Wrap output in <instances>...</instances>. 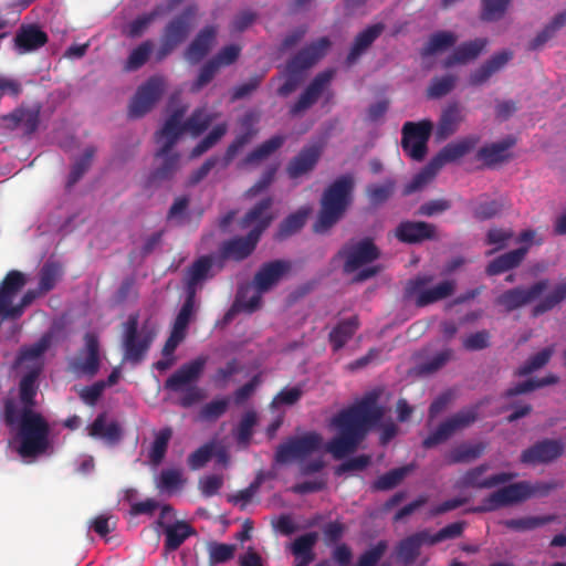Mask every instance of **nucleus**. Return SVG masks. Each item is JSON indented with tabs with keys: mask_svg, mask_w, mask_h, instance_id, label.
I'll use <instances>...</instances> for the list:
<instances>
[{
	"mask_svg": "<svg viewBox=\"0 0 566 566\" xmlns=\"http://www.w3.org/2000/svg\"><path fill=\"white\" fill-rule=\"evenodd\" d=\"M156 337V333L143 325L139 327L138 313L129 314L123 323L122 346L124 360L132 364H140L147 356L148 350Z\"/></svg>",
	"mask_w": 566,
	"mask_h": 566,
	"instance_id": "obj_5",
	"label": "nucleus"
},
{
	"mask_svg": "<svg viewBox=\"0 0 566 566\" xmlns=\"http://www.w3.org/2000/svg\"><path fill=\"white\" fill-rule=\"evenodd\" d=\"M535 490L531 483L521 481L503 486L486 497L480 505L467 510L468 513H486L494 512L501 507L521 503L532 496Z\"/></svg>",
	"mask_w": 566,
	"mask_h": 566,
	"instance_id": "obj_6",
	"label": "nucleus"
},
{
	"mask_svg": "<svg viewBox=\"0 0 566 566\" xmlns=\"http://www.w3.org/2000/svg\"><path fill=\"white\" fill-rule=\"evenodd\" d=\"M515 144L514 138H506L497 143L481 147L476 153V159L491 167L507 160L511 156L509 149Z\"/></svg>",
	"mask_w": 566,
	"mask_h": 566,
	"instance_id": "obj_39",
	"label": "nucleus"
},
{
	"mask_svg": "<svg viewBox=\"0 0 566 566\" xmlns=\"http://www.w3.org/2000/svg\"><path fill=\"white\" fill-rule=\"evenodd\" d=\"M213 117L205 108H197L185 120L186 130L197 137L202 134L212 123Z\"/></svg>",
	"mask_w": 566,
	"mask_h": 566,
	"instance_id": "obj_60",
	"label": "nucleus"
},
{
	"mask_svg": "<svg viewBox=\"0 0 566 566\" xmlns=\"http://www.w3.org/2000/svg\"><path fill=\"white\" fill-rule=\"evenodd\" d=\"M166 535L165 549L174 552L178 549L184 542L195 534V530L185 521H177L171 524H167L164 528Z\"/></svg>",
	"mask_w": 566,
	"mask_h": 566,
	"instance_id": "obj_43",
	"label": "nucleus"
},
{
	"mask_svg": "<svg viewBox=\"0 0 566 566\" xmlns=\"http://www.w3.org/2000/svg\"><path fill=\"white\" fill-rule=\"evenodd\" d=\"M440 169L439 164H437L432 158L427 166L413 176L412 180L405 186L403 195L408 196L423 188L434 178Z\"/></svg>",
	"mask_w": 566,
	"mask_h": 566,
	"instance_id": "obj_51",
	"label": "nucleus"
},
{
	"mask_svg": "<svg viewBox=\"0 0 566 566\" xmlns=\"http://www.w3.org/2000/svg\"><path fill=\"white\" fill-rule=\"evenodd\" d=\"M359 328L358 316L339 321L329 332L328 340L334 352L340 350Z\"/></svg>",
	"mask_w": 566,
	"mask_h": 566,
	"instance_id": "obj_41",
	"label": "nucleus"
},
{
	"mask_svg": "<svg viewBox=\"0 0 566 566\" xmlns=\"http://www.w3.org/2000/svg\"><path fill=\"white\" fill-rule=\"evenodd\" d=\"M156 166L147 177V187H157L163 182L170 181L175 178L181 167L180 155L176 151L168 150L160 154V148L155 154Z\"/></svg>",
	"mask_w": 566,
	"mask_h": 566,
	"instance_id": "obj_16",
	"label": "nucleus"
},
{
	"mask_svg": "<svg viewBox=\"0 0 566 566\" xmlns=\"http://www.w3.org/2000/svg\"><path fill=\"white\" fill-rule=\"evenodd\" d=\"M436 231L437 228L432 223L407 220L397 226L395 235L402 243L416 244L436 239Z\"/></svg>",
	"mask_w": 566,
	"mask_h": 566,
	"instance_id": "obj_22",
	"label": "nucleus"
},
{
	"mask_svg": "<svg viewBox=\"0 0 566 566\" xmlns=\"http://www.w3.org/2000/svg\"><path fill=\"white\" fill-rule=\"evenodd\" d=\"M335 71L333 69L317 73L306 86L298 99L290 107V114L297 116L311 108L331 85Z\"/></svg>",
	"mask_w": 566,
	"mask_h": 566,
	"instance_id": "obj_15",
	"label": "nucleus"
},
{
	"mask_svg": "<svg viewBox=\"0 0 566 566\" xmlns=\"http://www.w3.org/2000/svg\"><path fill=\"white\" fill-rule=\"evenodd\" d=\"M486 45L488 40L484 38H476L461 43L454 49L452 54L443 61V67L449 69L455 64H465L469 61L475 60Z\"/></svg>",
	"mask_w": 566,
	"mask_h": 566,
	"instance_id": "obj_34",
	"label": "nucleus"
},
{
	"mask_svg": "<svg viewBox=\"0 0 566 566\" xmlns=\"http://www.w3.org/2000/svg\"><path fill=\"white\" fill-rule=\"evenodd\" d=\"M355 180L350 174L336 178L323 192L321 209L313 224L315 233H326L344 216L353 200Z\"/></svg>",
	"mask_w": 566,
	"mask_h": 566,
	"instance_id": "obj_3",
	"label": "nucleus"
},
{
	"mask_svg": "<svg viewBox=\"0 0 566 566\" xmlns=\"http://www.w3.org/2000/svg\"><path fill=\"white\" fill-rule=\"evenodd\" d=\"M166 88V81L163 76H150L145 83L138 86L128 106L130 118H140L146 115L160 99Z\"/></svg>",
	"mask_w": 566,
	"mask_h": 566,
	"instance_id": "obj_10",
	"label": "nucleus"
},
{
	"mask_svg": "<svg viewBox=\"0 0 566 566\" xmlns=\"http://www.w3.org/2000/svg\"><path fill=\"white\" fill-rule=\"evenodd\" d=\"M185 113L186 108H176L166 119L164 126L155 134V140L160 145V154L174 149L179 137L187 132L185 122L182 123Z\"/></svg>",
	"mask_w": 566,
	"mask_h": 566,
	"instance_id": "obj_18",
	"label": "nucleus"
},
{
	"mask_svg": "<svg viewBox=\"0 0 566 566\" xmlns=\"http://www.w3.org/2000/svg\"><path fill=\"white\" fill-rule=\"evenodd\" d=\"M555 514H548L544 516H526L521 518H511L503 522L504 526L518 532L535 530L539 526L549 524L556 521Z\"/></svg>",
	"mask_w": 566,
	"mask_h": 566,
	"instance_id": "obj_46",
	"label": "nucleus"
},
{
	"mask_svg": "<svg viewBox=\"0 0 566 566\" xmlns=\"http://www.w3.org/2000/svg\"><path fill=\"white\" fill-rule=\"evenodd\" d=\"M558 381H559V377L554 374H549L543 378H536V379L531 378V379L524 380L522 382H517L514 386H512L511 388L506 389L503 392L502 397L505 399H510L512 397L523 395V394H528V392H532L536 389H539V388H543L546 386L555 385Z\"/></svg>",
	"mask_w": 566,
	"mask_h": 566,
	"instance_id": "obj_45",
	"label": "nucleus"
},
{
	"mask_svg": "<svg viewBox=\"0 0 566 566\" xmlns=\"http://www.w3.org/2000/svg\"><path fill=\"white\" fill-rule=\"evenodd\" d=\"M566 300V282L557 284L552 292L544 296L532 310V315L537 317L553 310Z\"/></svg>",
	"mask_w": 566,
	"mask_h": 566,
	"instance_id": "obj_47",
	"label": "nucleus"
},
{
	"mask_svg": "<svg viewBox=\"0 0 566 566\" xmlns=\"http://www.w3.org/2000/svg\"><path fill=\"white\" fill-rule=\"evenodd\" d=\"M431 275H418L409 280L405 286L407 297H415L418 307H424L451 296L455 289L454 281H443L433 287L426 289L431 283Z\"/></svg>",
	"mask_w": 566,
	"mask_h": 566,
	"instance_id": "obj_8",
	"label": "nucleus"
},
{
	"mask_svg": "<svg viewBox=\"0 0 566 566\" xmlns=\"http://www.w3.org/2000/svg\"><path fill=\"white\" fill-rule=\"evenodd\" d=\"M457 42V36L449 31H439L433 33L427 44L423 46L421 54L423 56L433 55L438 51L448 49Z\"/></svg>",
	"mask_w": 566,
	"mask_h": 566,
	"instance_id": "obj_56",
	"label": "nucleus"
},
{
	"mask_svg": "<svg viewBox=\"0 0 566 566\" xmlns=\"http://www.w3.org/2000/svg\"><path fill=\"white\" fill-rule=\"evenodd\" d=\"M228 126L226 123L216 125L212 130L201 139L191 150V157L196 158L212 148L227 133Z\"/></svg>",
	"mask_w": 566,
	"mask_h": 566,
	"instance_id": "obj_64",
	"label": "nucleus"
},
{
	"mask_svg": "<svg viewBox=\"0 0 566 566\" xmlns=\"http://www.w3.org/2000/svg\"><path fill=\"white\" fill-rule=\"evenodd\" d=\"M385 30V24L381 22L368 25L359 32L353 42L349 53L346 57V63L352 65L371 46V44L381 35Z\"/></svg>",
	"mask_w": 566,
	"mask_h": 566,
	"instance_id": "obj_29",
	"label": "nucleus"
},
{
	"mask_svg": "<svg viewBox=\"0 0 566 566\" xmlns=\"http://www.w3.org/2000/svg\"><path fill=\"white\" fill-rule=\"evenodd\" d=\"M243 125H247V130L240 135H238L234 140L228 146L224 156L223 164L227 167L237 156V154L253 138L256 134V130L251 127L250 119L244 118Z\"/></svg>",
	"mask_w": 566,
	"mask_h": 566,
	"instance_id": "obj_58",
	"label": "nucleus"
},
{
	"mask_svg": "<svg viewBox=\"0 0 566 566\" xmlns=\"http://www.w3.org/2000/svg\"><path fill=\"white\" fill-rule=\"evenodd\" d=\"M171 436L172 430L170 427H166L156 433L148 454L153 464L158 465L164 460Z\"/></svg>",
	"mask_w": 566,
	"mask_h": 566,
	"instance_id": "obj_53",
	"label": "nucleus"
},
{
	"mask_svg": "<svg viewBox=\"0 0 566 566\" xmlns=\"http://www.w3.org/2000/svg\"><path fill=\"white\" fill-rule=\"evenodd\" d=\"M308 211L310 210L307 208H302L296 212L289 214L280 224V238H286L300 231L306 222Z\"/></svg>",
	"mask_w": 566,
	"mask_h": 566,
	"instance_id": "obj_62",
	"label": "nucleus"
},
{
	"mask_svg": "<svg viewBox=\"0 0 566 566\" xmlns=\"http://www.w3.org/2000/svg\"><path fill=\"white\" fill-rule=\"evenodd\" d=\"M85 349L87 355L84 360L77 359L72 363V370L87 376H95L99 369V343L93 333H86L84 336Z\"/></svg>",
	"mask_w": 566,
	"mask_h": 566,
	"instance_id": "obj_27",
	"label": "nucleus"
},
{
	"mask_svg": "<svg viewBox=\"0 0 566 566\" xmlns=\"http://www.w3.org/2000/svg\"><path fill=\"white\" fill-rule=\"evenodd\" d=\"M273 206L272 197H265L256 202L241 219L240 226L245 229L253 226L252 229L260 230V237L270 227L274 216L270 211Z\"/></svg>",
	"mask_w": 566,
	"mask_h": 566,
	"instance_id": "obj_26",
	"label": "nucleus"
},
{
	"mask_svg": "<svg viewBox=\"0 0 566 566\" xmlns=\"http://www.w3.org/2000/svg\"><path fill=\"white\" fill-rule=\"evenodd\" d=\"M258 422V416L254 410H249L243 413L240 419L238 427L234 431L237 442L240 446L247 447L253 436V428Z\"/></svg>",
	"mask_w": 566,
	"mask_h": 566,
	"instance_id": "obj_59",
	"label": "nucleus"
},
{
	"mask_svg": "<svg viewBox=\"0 0 566 566\" xmlns=\"http://www.w3.org/2000/svg\"><path fill=\"white\" fill-rule=\"evenodd\" d=\"M27 283L25 275L18 271H9L0 283V316L3 317L6 311L12 304L14 296L23 289Z\"/></svg>",
	"mask_w": 566,
	"mask_h": 566,
	"instance_id": "obj_31",
	"label": "nucleus"
},
{
	"mask_svg": "<svg viewBox=\"0 0 566 566\" xmlns=\"http://www.w3.org/2000/svg\"><path fill=\"white\" fill-rule=\"evenodd\" d=\"M553 354V347L543 348L538 353L528 357V359L516 369L515 375L523 377L541 369L548 364Z\"/></svg>",
	"mask_w": 566,
	"mask_h": 566,
	"instance_id": "obj_54",
	"label": "nucleus"
},
{
	"mask_svg": "<svg viewBox=\"0 0 566 566\" xmlns=\"http://www.w3.org/2000/svg\"><path fill=\"white\" fill-rule=\"evenodd\" d=\"M42 373V364L31 367L19 382V397L23 405V409L35 407V396L38 392V378Z\"/></svg>",
	"mask_w": 566,
	"mask_h": 566,
	"instance_id": "obj_40",
	"label": "nucleus"
},
{
	"mask_svg": "<svg viewBox=\"0 0 566 566\" xmlns=\"http://www.w3.org/2000/svg\"><path fill=\"white\" fill-rule=\"evenodd\" d=\"M1 124L10 130L20 129L23 136L34 134L40 124V111L19 107L1 117Z\"/></svg>",
	"mask_w": 566,
	"mask_h": 566,
	"instance_id": "obj_20",
	"label": "nucleus"
},
{
	"mask_svg": "<svg viewBox=\"0 0 566 566\" xmlns=\"http://www.w3.org/2000/svg\"><path fill=\"white\" fill-rule=\"evenodd\" d=\"M463 120L462 108L459 103L453 102L448 104L440 115L437 129H436V138L437 140H446L451 135H453L461 122Z\"/></svg>",
	"mask_w": 566,
	"mask_h": 566,
	"instance_id": "obj_33",
	"label": "nucleus"
},
{
	"mask_svg": "<svg viewBox=\"0 0 566 566\" xmlns=\"http://www.w3.org/2000/svg\"><path fill=\"white\" fill-rule=\"evenodd\" d=\"M433 124L429 119L406 122L401 129V148L411 159L421 161L428 153Z\"/></svg>",
	"mask_w": 566,
	"mask_h": 566,
	"instance_id": "obj_9",
	"label": "nucleus"
},
{
	"mask_svg": "<svg viewBox=\"0 0 566 566\" xmlns=\"http://www.w3.org/2000/svg\"><path fill=\"white\" fill-rule=\"evenodd\" d=\"M323 447V437L316 431H310L300 437H291L276 447L274 461L286 464L293 460H303Z\"/></svg>",
	"mask_w": 566,
	"mask_h": 566,
	"instance_id": "obj_7",
	"label": "nucleus"
},
{
	"mask_svg": "<svg viewBox=\"0 0 566 566\" xmlns=\"http://www.w3.org/2000/svg\"><path fill=\"white\" fill-rule=\"evenodd\" d=\"M395 187L394 179H387L382 184H371L366 187V196L371 205L379 206L392 196Z\"/></svg>",
	"mask_w": 566,
	"mask_h": 566,
	"instance_id": "obj_55",
	"label": "nucleus"
},
{
	"mask_svg": "<svg viewBox=\"0 0 566 566\" xmlns=\"http://www.w3.org/2000/svg\"><path fill=\"white\" fill-rule=\"evenodd\" d=\"M217 36V27L207 25L201 29L188 45L185 57L190 63L200 62L210 51Z\"/></svg>",
	"mask_w": 566,
	"mask_h": 566,
	"instance_id": "obj_30",
	"label": "nucleus"
},
{
	"mask_svg": "<svg viewBox=\"0 0 566 566\" xmlns=\"http://www.w3.org/2000/svg\"><path fill=\"white\" fill-rule=\"evenodd\" d=\"M95 153V147H86L83 155L80 158H77L75 163L72 165L66 181V187L69 189L72 188L75 184H77L80 179L84 176V174L90 169Z\"/></svg>",
	"mask_w": 566,
	"mask_h": 566,
	"instance_id": "obj_48",
	"label": "nucleus"
},
{
	"mask_svg": "<svg viewBox=\"0 0 566 566\" xmlns=\"http://www.w3.org/2000/svg\"><path fill=\"white\" fill-rule=\"evenodd\" d=\"M411 469V465H403L389 470L374 481L373 489L376 491H388L396 488L402 482Z\"/></svg>",
	"mask_w": 566,
	"mask_h": 566,
	"instance_id": "obj_50",
	"label": "nucleus"
},
{
	"mask_svg": "<svg viewBox=\"0 0 566 566\" xmlns=\"http://www.w3.org/2000/svg\"><path fill=\"white\" fill-rule=\"evenodd\" d=\"M564 452L565 443L563 440L545 438L523 450L520 462L532 467L549 464L558 460Z\"/></svg>",
	"mask_w": 566,
	"mask_h": 566,
	"instance_id": "obj_13",
	"label": "nucleus"
},
{
	"mask_svg": "<svg viewBox=\"0 0 566 566\" xmlns=\"http://www.w3.org/2000/svg\"><path fill=\"white\" fill-rule=\"evenodd\" d=\"M488 464H480L468 470L460 480L461 486L474 489H492L494 486L505 484L515 478V474L513 473L501 472L482 479L481 476L488 471Z\"/></svg>",
	"mask_w": 566,
	"mask_h": 566,
	"instance_id": "obj_23",
	"label": "nucleus"
},
{
	"mask_svg": "<svg viewBox=\"0 0 566 566\" xmlns=\"http://www.w3.org/2000/svg\"><path fill=\"white\" fill-rule=\"evenodd\" d=\"M548 280L543 279L536 281L530 286H516L509 289L499 294L494 303L496 306L502 307L506 313L520 310L539 297V295L547 290Z\"/></svg>",
	"mask_w": 566,
	"mask_h": 566,
	"instance_id": "obj_11",
	"label": "nucleus"
},
{
	"mask_svg": "<svg viewBox=\"0 0 566 566\" xmlns=\"http://www.w3.org/2000/svg\"><path fill=\"white\" fill-rule=\"evenodd\" d=\"M90 437L103 440L107 446H117L124 436L122 424L117 420L107 421V413L101 412L86 428Z\"/></svg>",
	"mask_w": 566,
	"mask_h": 566,
	"instance_id": "obj_21",
	"label": "nucleus"
},
{
	"mask_svg": "<svg viewBox=\"0 0 566 566\" xmlns=\"http://www.w3.org/2000/svg\"><path fill=\"white\" fill-rule=\"evenodd\" d=\"M212 265V258L203 255L188 268L185 275L186 296L191 295L192 298H196L197 286L209 277Z\"/></svg>",
	"mask_w": 566,
	"mask_h": 566,
	"instance_id": "obj_35",
	"label": "nucleus"
},
{
	"mask_svg": "<svg viewBox=\"0 0 566 566\" xmlns=\"http://www.w3.org/2000/svg\"><path fill=\"white\" fill-rule=\"evenodd\" d=\"M196 298L186 296L185 302L177 314L171 332L186 338L187 329L195 310Z\"/></svg>",
	"mask_w": 566,
	"mask_h": 566,
	"instance_id": "obj_61",
	"label": "nucleus"
},
{
	"mask_svg": "<svg viewBox=\"0 0 566 566\" xmlns=\"http://www.w3.org/2000/svg\"><path fill=\"white\" fill-rule=\"evenodd\" d=\"M422 545H430L428 530L419 531L400 541L397 547L398 557L405 565H410L420 555Z\"/></svg>",
	"mask_w": 566,
	"mask_h": 566,
	"instance_id": "obj_37",
	"label": "nucleus"
},
{
	"mask_svg": "<svg viewBox=\"0 0 566 566\" xmlns=\"http://www.w3.org/2000/svg\"><path fill=\"white\" fill-rule=\"evenodd\" d=\"M338 255L345 261L344 272L350 274L379 259L380 251L371 238H364L357 242L345 244Z\"/></svg>",
	"mask_w": 566,
	"mask_h": 566,
	"instance_id": "obj_12",
	"label": "nucleus"
},
{
	"mask_svg": "<svg viewBox=\"0 0 566 566\" xmlns=\"http://www.w3.org/2000/svg\"><path fill=\"white\" fill-rule=\"evenodd\" d=\"M512 57L513 53L506 50L493 54L479 69H476L474 72L470 74L469 84L472 86H480L484 84L495 72L500 71Z\"/></svg>",
	"mask_w": 566,
	"mask_h": 566,
	"instance_id": "obj_36",
	"label": "nucleus"
},
{
	"mask_svg": "<svg viewBox=\"0 0 566 566\" xmlns=\"http://www.w3.org/2000/svg\"><path fill=\"white\" fill-rule=\"evenodd\" d=\"M378 399L377 391L367 392L359 401L333 417L332 426L338 430V434L327 442L325 450L334 459L340 460L355 452L369 430L380 423L385 410L378 406Z\"/></svg>",
	"mask_w": 566,
	"mask_h": 566,
	"instance_id": "obj_1",
	"label": "nucleus"
},
{
	"mask_svg": "<svg viewBox=\"0 0 566 566\" xmlns=\"http://www.w3.org/2000/svg\"><path fill=\"white\" fill-rule=\"evenodd\" d=\"M566 23V13H559L545 25V28L536 34V36L528 43V49L536 51L549 41L556 32Z\"/></svg>",
	"mask_w": 566,
	"mask_h": 566,
	"instance_id": "obj_52",
	"label": "nucleus"
},
{
	"mask_svg": "<svg viewBox=\"0 0 566 566\" xmlns=\"http://www.w3.org/2000/svg\"><path fill=\"white\" fill-rule=\"evenodd\" d=\"M321 154L322 149L318 145H308L303 147L286 166V174L289 178L295 180L311 172L317 165Z\"/></svg>",
	"mask_w": 566,
	"mask_h": 566,
	"instance_id": "obj_24",
	"label": "nucleus"
},
{
	"mask_svg": "<svg viewBox=\"0 0 566 566\" xmlns=\"http://www.w3.org/2000/svg\"><path fill=\"white\" fill-rule=\"evenodd\" d=\"M206 364V357H197L181 365L165 380V389L181 394L179 405L182 408H190L206 398L205 390L197 385Z\"/></svg>",
	"mask_w": 566,
	"mask_h": 566,
	"instance_id": "obj_4",
	"label": "nucleus"
},
{
	"mask_svg": "<svg viewBox=\"0 0 566 566\" xmlns=\"http://www.w3.org/2000/svg\"><path fill=\"white\" fill-rule=\"evenodd\" d=\"M51 343V337L49 335H44L40 338V340L29 347H24L20 350L17 357V364H22L24 361H32V367H35L38 364H42V356L49 348Z\"/></svg>",
	"mask_w": 566,
	"mask_h": 566,
	"instance_id": "obj_49",
	"label": "nucleus"
},
{
	"mask_svg": "<svg viewBox=\"0 0 566 566\" xmlns=\"http://www.w3.org/2000/svg\"><path fill=\"white\" fill-rule=\"evenodd\" d=\"M486 446L483 442L461 443L453 448L446 457L448 464L469 463L482 455Z\"/></svg>",
	"mask_w": 566,
	"mask_h": 566,
	"instance_id": "obj_44",
	"label": "nucleus"
},
{
	"mask_svg": "<svg viewBox=\"0 0 566 566\" xmlns=\"http://www.w3.org/2000/svg\"><path fill=\"white\" fill-rule=\"evenodd\" d=\"M197 12V4L192 3L187 6L180 14L167 23L164 29L163 38L178 46L187 39Z\"/></svg>",
	"mask_w": 566,
	"mask_h": 566,
	"instance_id": "obj_19",
	"label": "nucleus"
},
{
	"mask_svg": "<svg viewBox=\"0 0 566 566\" xmlns=\"http://www.w3.org/2000/svg\"><path fill=\"white\" fill-rule=\"evenodd\" d=\"M260 241V230L251 229L245 237H234L220 245V256L224 260L243 261L255 250Z\"/></svg>",
	"mask_w": 566,
	"mask_h": 566,
	"instance_id": "obj_17",
	"label": "nucleus"
},
{
	"mask_svg": "<svg viewBox=\"0 0 566 566\" xmlns=\"http://www.w3.org/2000/svg\"><path fill=\"white\" fill-rule=\"evenodd\" d=\"M243 125H247V130L240 135H238L234 140L228 146L224 156L223 164L227 167L237 156V154L253 138L256 134V130L251 127L250 119L244 118Z\"/></svg>",
	"mask_w": 566,
	"mask_h": 566,
	"instance_id": "obj_57",
	"label": "nucleus"
},
{
	"mask_svg": "<svg viewBox=\"0 0 566 566\" xmlns=\"http://www.w3.org/2000/svg\"><path fill=\"white\" fill-rule=\"evenodd\" d=\"M48 34L35 24L22 25L17 31L14 44L20 53L38 50L48 43Z\"/></svg>",
	"mask_w": 566,
	"mask_h": 566,
	"instance_id": "obj_32",
	"label": "nucleus"
},
{
	"mask_svg": "<svg viewBox=\"0 0 566 566\" xmlns=\"http://www.w3.org/2000/svg\"><path fill=\"white\" fill-rule=\"evenodd\" d=\"M530 245H522L515 250H511L505 252L492 261L485 268V273L489 276L500 275L504 272L511 271L513 269L518 268L524 261L526 254L528 253Z\"/></svg>",
	"mask_w": 566,
	"mask_h": 566,
	"instance_id": "obj_28",
	"label": "nucleus"
},
{
	"mask_svg": "<svg viewBox=\"0 0 566 566\" xmlns=\"http://www.w3.org/2000/svg\"><path fill=\"white\" fill-rule=\"evenodd\" d=\"M3 418L7 426L19 422L20 446L18 452L23 458L36 457L49 448L50 427L43 416L31 409H22L18 416V405L13 398L3 401Z\"/></svg>",
	"mask_w": 566,
	"mask_h": 566,
	"instance_id": "obj_2",
	"label": "nucleus"
},
{
	"mask_svg": "<svg viewBox=\"0 0 566 566\" xmlns=\"http://www.w3.org/2000/svg\"><path fill=\"white\" fill-rule=\"evenodd\" d=\"M479 139L473 136L464 137L453 143L446 145L434 157V161L442 168L448 163H453L467 154H469L476 146Z\"/></svg>",
	"mask_w": 566,
	"mask_h": 566,
	"instance_id": "obj_38",
	"label": "nucleus"
},
{
	"mask_svg": "<svg viewBox=\"0 0 566 566\" xmlns=\"http://www.w3.org/2000/svg\"><path fill=\"white\" fill-rule=\"evenodd\" d=\"M285 142V138L281 135H275L263 142L240 163V167H248L258 165L261 161L268 159L273 153L280 149Z\"/></svg>",
	"mask_w": 566,
	"mask_h": 566,
	"instance_id": "obj_42",
	"label": "nucleus"
},
{
	"mask_svg": "<svg viewBox=\"0 0 566 566\" xmlns=\"http://www.w3.org/2000/svg\"><path fill=\"white\" fill-rule=\"evenodd\" d=\"M331 45L332 42L327 36L311 42L287 61L286 71L302 74L323 59Z\"/></svg>",
	"mask_w": 566,
	"mask_h": 566,
	"instance_id": "obj_14",
	"label": "nucleus"
},
{
	"mask_svg": "<svg viewBox=\"0 0 566 566\" xmlns=\"http://www.w3.org/2000/svg\"><path fill=\"white\" fill-rule=\"evenodd\" d=\"M289 270L290 263L283 260L264 263L254 274L253 285L255 290L264 293L270 291Z\"/></svg>",
	"mask_w": 566,
	"mask_h": 566,
	"instance_id": "obj_25",
	"label": "nucleus"
},
{
	"mask_svg": "<svg viewBox=\"0 0 566 566\" xmlns=\"http://www.w3.org/2000/svg\"><path fill=\"white\" fill-rule=\"evenodd\" d=\"M455 82L457 76L451 74L433 77L427 88V97L438 99L448 95L454 88Z\"/></svg>",
	"mask_w": 566,
	"mask_h": 566,
	"instance_id": "obj_63",
	"label": "nucleus"
}]
</instances>
